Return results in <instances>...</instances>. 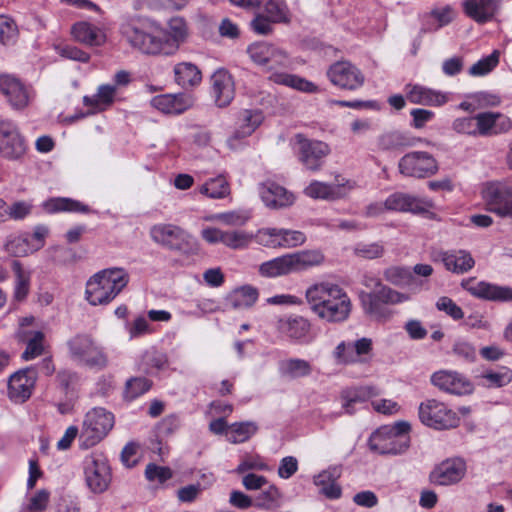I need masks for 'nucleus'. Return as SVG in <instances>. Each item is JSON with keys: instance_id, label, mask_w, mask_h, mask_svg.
Segmentation results:
<instances>
[{"instance_id": "nucleus-1", "label": "nucleus", "mask_w": 512, "mask_h": 512, "mask_svg": "<svg viewBox=\"0 0 512 512\" xmlns=\"http://www.w3.org/2000/svg\"><path fill=\"white\" fill-rule=\"evenodd\" d=\"M305 299L315 315L330 323L344 322L351 313L349 296L338 284L330 281L311 284L305 291Z\"/></svg>"}, {"instance_id": "nucleus-2", "label": "nucleus", "mask_w": 512, "mask_h": 512, "mask_svg": "<svg viewBox=\"0 0 512 512\" xmlns=\"http://www.w3.org/2000/svg\"><path fill=\"white\" fill-rule=\"evenodd\" d=\"M122 39L134 50L146 55H160L157 27L138 15L122 17L119 25Z\"/></svg>"}, {"instance_id": "nucleus-3", "label": "nucleus", "mask_w": 512, "mask_h": 512, "mask_svg": "<svg viewBox=\"0 0 512 512\" xmlns=\"http://www.w3.org/2000/svg\"><path fill=\"white\" fill-rule=\"evenodd\" d=\"M129 274L123 268L103 269L86 283V300L93 306L106 305L127 286Z\"/></svg>"}, {"instance_id": "nucleus-4", "label": "nucleus", "mask_w": 512, "mask_h": 512, "mask_svg": "<svg viewBox=\"0 0 512 512\" xmlns=\"http://www.w3.org/2000/svg\"><path fill=\"white\" fill-rule=\"evenodd\" d=\"M323 262L324 255L319 250H302L261 263L258 273L265 278H276L305 271Z\"/></svg>"}, {"instance_id": "nucleus-5", "label": "nucleus", "mask_w": 512, "mask_h": 512, "mask_svg": "<svg viewBox=\"0 0 512 512\" xmlns=\"http://www.w3.org/2000/svg\"><path fill=\"white\" fill-rule=\"evenodd\" d=\"M410 428V424L405 421L397 422L393 426H381L370 435L369 449L379 455L404 453L410 446Z\"/></svg>"}, {"instance_id": "nucleus-6", "label": "nucleus", "mask_w": 512, "mask_h": 512, "mask_svg": "<svg viewBox=\"0 0 512 512\" xmlns=\"http://www.w3.org/2000/svg\"><path fill=\"white\" fill-rule=\"evenodd\" d=\"M71 359L78 365L104 369L109 364L108 354L91 335L77 334L67 342Z\"/></svg>"}, {"instance_id": "nucleus-7", "label": "nucleus", "mask_w": 512, "mask_h": 512, "mask_svg": "<svg viewBox=\"0 0 512 512\" xmlns=\"http://www.w3.org/2000/svg\"><path fill=\"white\" fill-rule=\"evenodd\" d=\"M114 426V416L104 408H93L83 419L79 433L80 448L89 449L101 442Z\"/></svg>"}, {"instance_id": "nucleus-8", "label": "nucleus", "mask_w": 512, "mask_h": 512, "mask_svg": "<svg viewBox=\"0 0 512 512\" xmlns=\"http://www.w3.org/2000/svg\"><path fill=\"white\" fill-rule=\"evenodd\" d=\"M418 417L423 425L435 430H449L460 424L457 412L435 398L425 399L419 404Z\"/></svg>"}, {"instance_id": "nucleus-9", "label": "nucleus", "mask_w": 512, "mask_h": 512, "mask_svg": "<svg viewBox=\"0 0 512 512\" xmlns=\"http://www.w3.org/2000/svg\"><path fill=\"white\" fill-rule=\"evenodd\" d=\"M151 239L170 250L190 254L197 250L195 238L178 225L160 223L151 227Z\"/></svg>"}, {"instance_id": "nucleus-10", "label": "nucleus", "mask_w": 512, "mask_h": 512, "mask_svg": "<svg viewBox=\"0 0 512 512\" xmlns=\"http://www.w3.org/2000/svg\"><path fill=\"white\" fill-rule=\"evenodd\" d=\"M388 211L422 215L429 220L440 221L434 211L435 203L427 197H417L404 192H394L385 199Z\"/></svg>"}, {"instance_id": "nucleus-11", "label": "nucleus", "mask_w": 512, "mask_h": 512, "mask_svg": "<svg viewBox=\"0 0 512 512\" xmlns=\"http://www.w3.org/2000/svg\"><path fill=\"white\" fill-rule=\"evenodd\" d=\"M481 196L486 210L501 218H512V191L503 181H490L482 185Z\"/></svg>"}, {"instance_id": "nucleus-12", "label": "nucleus", "mask_w": 512, "mask_h": 512, "mask_svg": "<svg viewBox=\"0 0 512 512\" xmlns=\"http://www.w3.org/2000/svg\"><path fill=\"white\" fill-rule=\"evenodd\" d=\"M85 481L93 493H103L111 482V471L106 457L99 452L87 455L83 461Z\"/></svg>"}, {"instance_id": "nucleus-13", "label": "nucleus", "mask_w": 512, "mask_h": 512, "mask_svg": "<svg viewBox=\"0 0 512 512\" xmlns=\"http://www.w3.org/2000/svg\"><path fill=\"white\" fill-rule=\"evenodd\" d=\"M398 169L404 176L421 179L436 174L439 166L432 154L426 151H412L400 158Z\"/></svg>"}, {"instance_id": "nucleus-14", "label": "nucleus", "mask_w": 512, "mask_h": 512, "mask_svg": "<svg viewBox=\"0 0 512 512\" xmlns=\"http://www.w3.org/2000/svg\"><path fill=\"white\" fill-rule=\"evenodd\" d=\"M255 241L267 248L288 249L304 244L306 236L299 230L266 227L255 233Z\"/></svg>"}, {"instance_id": "nucleus-15", "label": "nucleus", "mask_w": 512, "mask_h": 512, "mask_svg": "<svg viewBox=\"0 0 512 512\" xmlns=\"http://www.w3.org/2000/svg\"><path fill=\"white\" fill-rule=\"evenodd\" d=\"M296 149L299 161L310 171L321 169L325 158L330 154V147L327 143L319 140H312L297 134Z\"/></svg>"}, {"instance_id": "nucleus-16", "label": "nucleus", "mask_w": 512, "mask_h": 512, "mask_svg": "<svg viewBox=\"0 0 512 512\" xmlns=\"http://www.w3.org/2000/svg\"><path fill=\"white\" fill-rule=\"evenodd\" d=\"M26 152V144L17 125L0 118V155L8 160H18Z\"/></svg>"}, {"instance_id": "nucleus-17", "label": "nucleus", "mask_w": 512, "mask_h": 512, "mask_svg": "<svg viewBox=\"0 0 512 512\" xmlns=\"http://www.w3.org/2000/svg\"><path fill=\"white\" fill-rule=\"evenodd\" d=\"M160 44V55L170 56L175 54L180 45L186 41L189 35L187 22L182 17H173L168 21L167 30L157 27Z\"/></svg>"}, {"instance_id": "nucleus-18", "label": "nucleus", "mask_w": 512, "mask_h": 512, "mask_svg": "<svg viewBox=\"0 0 512 512\" xmlns=\"http://www.w3.org/2000/svg\"><path fill=\"white\" fill-rule=\"evenodd\" d=\"M431 384L445 393L464 396L474 391V384L463 374L453 370H439L430 377Z\"/></svg>"}, {"instance_id": "nucleus-19", "label": "nucleus", "mask_w": 512, "mask_h": 512, "mask_svg": "<svg viewBox=\"0 0 512 512\" xmlns=\"http://www.w3.org/2000/svg\"><path fill=\"white\" fill-rule=\"evenodd\" d=\"M355 188V182L336 176L333 183L314 180L304 189V194L312 199L337 200L347 196Z\"/></svg>"}, {"instance_id": "nucleus-20", "label": "nucleus", "mask_w": 512, "mask_h": 512, "mask_svg": "<svg viewBox=\"0 0 512 512\" xmlns=\"http://www.w3.org/2000/svg\"><path fill=\"white\" fill-rule=\"evenodd\" d=\"M467 471L464 459L448 458L437 464L429 474V481L437 486H452L462 481Z\"/></svg>"}, {"instance_id": "nucleus-21", "label": "nucleus", "mask_w": 512, "mask_h": 512, "mask_svg": "<svg viewBox=\"0 0 512 512\" xmlns=\"http://www.w3.org/2000/svg\"><path fill=\"white\" fill-rule=\"evenodd\" d=\"M327 76L333 85L344 90H357L365 82V76L361 70L348 61L332 64L327 71Z\"/></svg>"}, {"instance_id": "nucleus-22", "label": "nucleus", "mask_w": 512, "mask_h": 512, "mask_svg": "<svg viewBox=\"0 0 512 512\" xmlns=\"http://www.w3.org/2000/svg\"><path fill=\"white\" fill-rule=\"evenodd\" d=\"M264 116L260 110L245 109L239 112L236 120V128L233 134L227 139L230 149L239 148L243 139L251 136L262 124Z\"/></svg>"}, {"instance_id": "nucleus-23", "label": "nucleus", "mask_w": 512, "mask_h": 512, "mask_svg": "<svg viewBox=\"0 0 512 512\" xmlns=\"http://www.w3.org/2000/svg\"><path fill=\"white\" fill-rule=\"evenodd\" d=\"M0 91L15 110L26 108L34 97L31 88L11 75L0 76Z\"/></svg>"}, {"instance_id": "nucleus-24", "label": "nucleus", "mask_w": 512, "mask_h": 512, "mask_svg": "<svg viewBox=\"0 0 512 512\" xmlns=\"http://www.w3.org/2000/svg\"><path fill=\"white\" fill-rule=\"evenodd\" d=\"M258 192L264 205L273 210L288 208L296 200L291 191L273 181L259 184Z\"/></svg>"}, {"instance_id": "nucleus-25", "label": "nucleus", "mask_w": 512, "mask_h": 512, "mask_svg": "<svg viewBox=\"0 0 512 512\" xmlns=\"http://www.w3.org/2000/svg\"><path fill=\"white\" fill-rule=\"evenodd\" d=\"M371 351L372 340L363 337L353 343H339L333 351V358L337 364H353L363 361Z\"/></svg>"}, {"instance_id": "nucleus-26", "label": "nucleus", "mask_w": 512, "mask_h": 512, "mask_svg": "<svg viewBox=\"0 0 512 512\" xmlns=\"http://www.w3.org/2000/svg\"><path fill=\"white\" fill-rule=\"evenodd\" d=\"M37 371L34 367H28L14 373L8 382L9 397L16 402L28 399L35 386Z\"/></svg>"}, {"instance_id": "nucleus-27", "label": "nucleus", "mask_w": 512, "mask_h": 512, "mask_svg": "<svg viewBox=\"0 0 512 512\" xmlns=\"http://www.w3.org/2000/svg\"><path fill=\"white\" fill-rule=\"evenodd\" d=\"M211 84L217 106H228L235 96V84L231 74L220 68L212 74Z\"/></svg>"}, {"instance_id": "nucleus-28", "label": "nucleus", "mask_w": 512, "mask_h": 512, "mask_svg": "<svg viewBox=\"0 0 512 512\" xmlns=\"http://www.w3.org/2000/svg\"><path fill=\"white\" fill-rule=\"evenodd\" d=\"M434 260L441 262L446 270L456 274H464L475 265L472 255L468 251L461 249L439 251L434 255Z\"/></svg>"}, {"instance_id": "nucleus-29", "label": "nucleus", "mask_w": 512, "mask_h": 512, "mask_svg": "<svg viewBox=\"0 0 512 512\" xmlns=\"http://www.w3.org/2000/svg\"><path fill=\"white\" fill-rule=\"evenodd\" d=\"M478 136L505 133L512 127L511 120L498 112H482L476 115Z\"/></svg>"}, {"instance_id": "nucleus-30", "label": "nucleus", "mask_w": 512, "mask_h": 512, "mask_svg": "<svg viewBox=\"0 0 512 512\" xmlns=\"http://www.w3.org/2000/svg\"><path fill=\"white\" fill-rule=\"evenodd\" d=\"M153 108L164 114H181L193 106V99L186 94H162L150 101Z\"/></svg>"}, {"instance_id": "nucleus-31", "label": "nucleus", "mask_w": 512, "mask_h": 512, "mask_svg": "<svg viewBox=\"0 0 512 512\" xmlns=\"http://www.w3.org/2000/svg\"><path fill=\"white\" fill-rule=\"evenodd\" d=\"M406 97L409 102L424 106H442L448 102V95L422 85H407Z\"/></svg>"}, {"instance_id": "nucleus-32", "label": "nucleus", "mask_w": 512, "mask_h": 512, "mask_svg": "<svg viewBox=\"0 0 512 512\" xmlns=\"http://www.w3.org/2000/svg\"><path fill=\"white\" fill-rule=\"evenodd\" d=\"M71 35L73 39L87 46H102L106 42L105 32L86 21H79L72 25Z\"/></svg>"}, {"instance_id": "nucleus-33", "label": "nucleus", "mask_w": 512, "mask_h": 512, "mask_svg": "<svg viewBox=\"0 0 512 512\" xmlns=\"http://www.w3.org/2000/svg\"><path fill=\"white\" fill-rule=\"evenodd\" d=\"M468 291L477 298L489 301H512V287L508 286H499L489 282L481 281L470 286Z\"/></svg>"}, {"instance_id": "nucleus-34", "label": "nucleus", "mask_w": 512, "mask_h": 512, "mask_svg": "<svg viewBox=\"0 0 512 512\" xmlns=\"http://www.w3.org/2000/svg\"><path fill=\"white\" fill-rule=\"evenodd\" d=\"M500 0H463L465 13L478 23L492 19L499 8Z\"/></svg>"}, {"instance_id": "nucleus-35", "label": "nucleus", "mask_w": 512, "mask_h": 512, "mask_svg": "<svg viewBox=\"0 0 512 512\" xmlns=\"http://www.w3.org/2000/svg\"><path fill=\"white\" fill-rule=\"evenodd\" d=\"M340 476L341 467L331 466L314 477V484L327 498L338 499L341 496V487L337 484Z\"/></svg>"}, {"instance_id": "nucleus-36", "label": "nucleus", "mask_w": 512, "mask_h": 512, "mask_svg": "<svg viewBox=\"0 0 512 512\" xmlns=\"http://www.w3.org/2000/svg\"><path fill=\"white\" fill-rule=\"evenodd\" d=\"M116 94L117 90L113 85L106 84L99 86L95 95L92 97L85 96L83 98L84 105L91 108L88 114H95L109 108L113 104Z\"/></svg>"}, {"instance_id": "nucleus-37", "label": "nucleus", "mask_w": 512, "mask_h": 512, "mask_svg": "<svg viewBox=\"0 0 512 512\" xmlns=\"http://www.w3.org/2000/svg\"><path fill=\"white\" fill-rule=\"evenodd\" d=\"M269 80L275 84L285 85L302 92L313 93L318 91L314 83L297 75L285 72L274 71L269 75Z\"/></svg>"}, {"instance_id": "nucleus-38", "label": "nucleus", "mask_w": 512, "mask_h": 512, "mask_svg": "<svg viewBox=\"0 0 512 512\" xmlns=\"http://www.w3.org/2000/svg\"><path fill=\"white\" fill-rule=\"evenodd\" d=\"M175 81L184 88L194 87L202 80L199 68L191 62H181L174 67Z\"/></svg>"}, {"instance_id": "nucleus-39", "label": "nucleus", "mask_w": 512, "mask_h": 512, "mask_svg": "<svg viewBox=\"0 0 512 512\" xmlns=\"http://www.w3.org/2000/svg\"><path fill=\"white\" fill-rule=\"evenodd\" d=\"M11 267L15 276L13 297L16 301L21 302L29 294L31 273L17 260L12 262Z\"/></svg>"}, {"instance_id": "nucleus-40", "label": "nucleus", "mask_w": 512, "mask_h": 512, "mask_svg": "<svg viewBox=\"0 0 512 512\" xmlns=\"http://www.w3.org/2000/svg\"><path fill=\"white\" fill-rule=\"evenodd\" d=\"M384 278L393 285L414 288L419 286L414 274L407 267L392 266L384 271Z\"/></svg>"}, {"instance_id": "nucleus-41", "label": "nucleus", "mask_w": 512, "mask_h": 512, "mask_svg": "<svg viewBox=\"0 0 512 512\" xmlns=\"http://www.w3.org/2000/svg\"><path fill=\"white\" fill-rule=\"evenodd\" d=\"M258 431V425L253 421L235 422L227 429V440L232 444L248 441Z\"/></svg>"}, {"instance_id": "nucleus-42", "label": "nucleus", "mask_w": 512, "mask_h": 512, "mask_svg": "<svg viewBox=\"0 0 512 512\" xmlns=\"http://www.w3.org/2000/svg\"><path fill=\"white\" fill-rule=\"evenodd\" d=\"M279 371L283 376L296 379L309 376L312 373V366L304 359L291 358L280 363Z\"/></svg>"}, {"instance_id": "nucleus-43", "label": "nucleus", "mask_w": 512, "mask_h": 512, "mask_svg": "<svg viewBox=\"0 0 512 512\" xmlns=\"http://www.w3.org/2000/svg\"><path fill=\"white\" fill-rule=\"evenodd\" d=\"M264 12L274 23L288 24L292 14L286 0H262Z\"/></svg>"}, {"instance_id": "nucleus-44", "label": "nucleus", "mask_w": 512, "mask_h": 512, "mask_svg": "<svg viewBox=\"0 0 512 512\" xmlns=\"http://www.w3.org/2000/svg\"><path fill=\"white\" fill-rule=\"evenodd\" d=\"M374 296L364 295L362 297V305L365 313L369 315L370 318L379 322L388 321L393 312L389 309L383 302L375 300Z\"/></svg>"}, {"instance_id": "nucleus-45", "label": "nucleus", "mask_w": 512, "mask_h": 512, "mask_svg": "<svg viewBox=\"0 0 512 512\" xmlns=\"http://www.w3.org/2000/svg\"><path fill=\"white\" fill-rule=\"evenodd\" d=\"M199 192L212 199H222L230 194V185L223 175H219L202 184Z\"/></svg>"}, {"instance_id": "nucleus-46", "label": "nucleus", "mask_w": 512, "mask_h": 512, "mask_svg": "<svg viewBox=\"0 0 512 512\" xmlns=\"http://www.w3.org/2000/svg\"><path fill=\"white\" fill-rule=\"evenodd\" d=\"M44 209L49 213L60 211L88 213L89 207L70 198H52L43 203Z\"/></svg>"}, {"instance_id": "nucleus-47", "label": "nucleus", "mask_w": 512, "mask_h": 512, "mask_svg": "<svg viewBox=\"0 0 512 512\" xmlns=\"http://www.w3.org/2000/svg\"><path fill=\"white\" fill-rule=\"evenodd\" d=\"M280 328L289 338L302 340L310 331V323L303 317H295L283 321Z\"/></svg>"}, {"instance_id": "nucleus-48", "label": "nucleus", "mask_w": 512, "mask_h": 512, "mask_svg": "<svg viewBox=\"0 0 512 512\" xmlns=\"http://www.w3.org/2000/svg\"><path fill=\"white\" fill-rule=\"evenodd\" d=\"M255 240V234L245 230H226L223 245L233 250H242L250 246Z\"/></svg>"}, {"instance_id": "nucleus-49", "label": "nucleus", "mask_w": 512, "mask_h": 512, "mask_svg": "<svg viewBox=\"0 0 512 512\" xmlns=\"http://www.w3.org/2000/svg\"><path fill=\"white\" fill-rule=\"evenodd\" d=\"M4 249L10 255L16 257L26 256L35 251L29 239L22 235L9 236L4 244Z\"/></svg>"}, {"instance_id": "nucleus-50", "label": "nucleus", "mask_w": 512, "mask_h": 512, "mask_svg": "<svg viewBox=\"0 0 512 512\" xmlns=\"http://www.w3.org/2000/svg\"><path fill=\"white\" fill-rule=\"evenodd\" d=\"M376 395L374 388L372 387H361L358 389H354L351 391H346L342 394L341 398L343 400L342 407L346 413L352 414V406L358 402H364L368 398Z\"/></svg>"}, {"instance_id": "nucleus-51", "label": "nucleus", "mask_w": 512, "mask_h": 512, "mask_svg": "<svg viewBox=\"0 0 512 512\" xmlns=\"http://www.w3.org/2000/svg\"><path fill=\"white\" fill-rule=\"evenodd\" d=\"M257 299L258 291L251 286H243L236 289L230 297L231 305L238 309L251 307Z\"/></svg>"}, {"instance_id": "nucleus-52", "label": "nucleus", "mask_w": 512, "mask_h": 512, "mask_svg": "<svg viewBox=\"0 0 512 512\" xmlns=\"http://www.w3.org/2000/svg\"><path fill=\"white\" fill-rule=\"evenodd\" d=\"M352 251L353 255L358 258L374 260L384 255L385 248L382 242H359L353 246Z\"/></svg>"}, {"instance_id": "nucleus-53", "label": "nucleus", "mask_w": 512, "mask_h": 512, "mask_svg": "<svg viewBox=\"0 0 512 512\" xmlns=\"http://www.w3.org/2000/svg\"><path fill=\"white\" fill-rule=\"evenodd\" d=\"M499 63V52L493 51L490 55L480 59L469 68V75L473 77L484 76L490 73Z\"/></svg>"}, {"instance_id": "nucleus-54", "label": "nucleus", "mask_w": 512, "mask_h": 512, "mask_svg": "<svg viewBox=\"0 0 512 512\" xmlns=\"http://www.w3.org/2000/svg\"><path fill=\"white\" fill-rule=\"evenodd\" d=\"M53 48L56 53L62 58L87 63L90 60V55L76 46L66 44L63 42L54 43Z\"/></svg>"}, {"instance_id": "nucleus-55", "label": "nucleus", "mask_w": 512, "mask_h": 512, "mask_svg": "<svg viewBox=\"0 0 512 512\" xmlns=\"http://www.w3.org/2000/svg\"><path fill=\"white\" fill-rule=\"evenodd\" d=\"M368 296H374L378 301L385 304H399L407 301L409 297L406 294L395 291L387 286L382 285L378 290L367 293Z\"/></svg>"}, {"instance_id": "nucleus-56", "label": "nucleus", "mask_w": 512, "mask_h": 512, "mask_svg": "<svg viewBox=\"0 0 512 512\" xmlns=\"http://www.w3.org/2000/svg\"><path fill=\"white\" fill-rule=\"evenodd\" d=\"M44 334L40 331L32 333L31 338L27 341L26 348L22 353L25 361L33 360L44 353Z\"/></svg>"}, {"instance_id": "nucleus-57", "label": "nucleus", "mask_w": 512, "mask_h": 512, "mask_svg": "<svg viewBox=\"0 0 512 512\" xmlns=\"http://www.w3.org/2000/svg\"><path fill=\"white\" fill-rule=\"evenodd\" d=\"M487 381V386L502 387L512 381V370L508 367H501L498 371H488L481 375Z\"/></svg>"}, {"instance_id": "nucleus-58", "label": "nucleus", "mask_w": 512, "mask_h": 512, "mask_svg": "<svg viewBox=\"0 0 512 512\" xmlns=\"http://www.w3.org/2000/svg\"><path fill=\"white\" fill-rule=\"evenodd\" d=\"M152 386V382L144 377L131 378L126 383L125 397L133 400L146 393Z\"/></svg>"}, {"instance_id": "nucleus-59", "label": "nucleus", "mask_w": 512, "mask_h": 512, "mask_svg": "<svg viewBox=\"0 0 512 512\" xmlns=\"http://www.w3.org/2000/svg\"><path fill=\"white\" fill-rule=\"evenodd\" d=\"M273 46L266 42H256L251 44L247 52L253 62H255L258 65L267 64L269 55H271V52L273 51Z\"/></svg>"}, {"instance_id": "nucleus-60", "label": "nucleus", "mask_w": 512, "mask_h": 512, "mask_svg": "<svg viewBox=\"0 0 512 512\" xmlns=\"http://www.w3.org/2000/svg\"><path fill=\"white\" fill-rule=\"evenodd\" d=\"M18 28L15 22L8 16L0 15V43L4 45L15 42Z\"/></svg>"}, {"instance_id": "nucleus-61", "label": "nucleus", "mask_w": 512, "mask_h": 512, "mask_svg": "<svg viewBox=\"0 0 512 512\" xmlns=\"http://www.w3.org/2000/svg\"><path fill=\"white\" fill-rule=\"evenodd\" d=\"M279 491L274 486H269L267 489L260 492L253 500V505L260 509H271L279 499Z\"/></svg>"}, {"instance_id": "nucleus-62", "label": "nucleus", "mask_w": 512, "mask_h": 512, "mask_svg": "<svg viewBox=\"0 0 512 512\" xmlns=\"http://www.w3.org/2000/svg\"><path fill=\"white\" fill-rule=\"evenodd\" d=\"M248 219V215L238 211L219 213L207 218V220L218 221L227 226H243Z\"/></svg>"}, {"instance_id": "nucleus-63", "label": "nucleus", "mask_w": 512, "mask_h": 512, "mask_svg": "<svg viewBox=\"0 0 512 512\" xmlns=\"http://www.w3.org/2000/svg\"><path fill=\"white\" fill-rule=\"evenodd\" d=\"M145 476L150 482H158L162 484L172 477V471L168 467L149 463L145 469Z\"/></svg>"}, {"instance_id": "nucleus-64", "label": "nucleus", "mask_w": 512, "mask_h": 512, "mask_svg": "<svg viewBox=\"0 0 512 512\" xmlns=\"http://www.w3.org/2000/svg\"><path fill=\"white\" fill-rule=\"evenodd\" d=\"M436 307L439 311L445 312L453 320H461L464 317V312L451 298L443 296L436 302Z\"/></svg>"}]
</instances>
